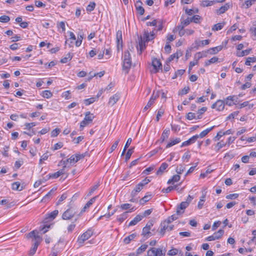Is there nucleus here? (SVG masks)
I'll use <instances>...</instances> for the list:
<instances>
[{
  "instance_id": "obj_1",
  "label": "nucleus",
  "mask_w": 256,
  "mask_h": 256,
  "mask_svg": "<svg viewBox=\"0 0 256 256\" xmlns=\"http://www.w3.org/2000/svg\"><path fill=\"white\" fill-rule=\"evenodd\" d=\"M130 54L128 51L124 52L123 64H122V70L126 74H128L132 66V61L130 59Z\"/></svg>"
},
{
  "instance_id": "obj_2",
  "label": "nucleus",
  "mask_w": 256,
  "mask_h": 256,
  "mask_svg": "<svg viewBox=\"0 0 256 256\" xmlns=\"http://www.w3.org/2000/svg\"><path fill=\"white\" fill-rule=\"evenodd\" d=\"M77 214L76 208L75 207H70L66 210L62 215V218L64 220H70Z\"/></svg>"
},
{
  "instance_id": "obj_3",
  "label": "nucleus",
  "mask_w": 256,
  "mask_h": 256,
  "mask_svg": "<svg viewBox=\"0 0 256 256\" xmlns=\"http://www.w3.org/2000/svg\"><path fill=\"white\" fill-rule=\"evenodd\" d=\"M94 116L92 114H90V112H87L85 114V116L83 120L80 123V128L82 130L84 128L87 124L92 122Z\"/></svg>"
},
{
  "instance_id": "obj_4",
  "label": "nucleus",
  "mask_w": 256,
  "mask_h": 256,
  "mask_svg": "<svg viewBox=\"0 0 256 256\" xmlns=\"http://www.w3.org/2000/svg\"><path fill=\"white\" fill-rule=\"evenodd\" d=\"M168 224H169L167 223L166 222L164 221L161 222L160 225V229L159 231V233L162 236H164L166 230L170 231L173 230L174 225L168 226Z\"/></svg>"
},
{
  "instance_id": "obj_5",
  "label": "nucleus",
  "mask_w": 256,
  "mask_h": 256,
  "mask_svg": "<svg viewBox=\"0 0 256 256\" xmlns=\"http://www.w3.org/2000/svg\"><path fill=\"white\" fill-rule=\"evenodd\" d=\"M224 234V230H219L218 232H214L213 235L209 236L206 238V240L212 241L220 239Z\"/></svg>"
},
{
  "instance_id": "obj_6",
  "label": "nucleus",
  "mask_w": 256,
  "mask_h": 256,
  "mask_svg": "<svg viewBox=\"0 0 256 256\" xmlns=\"http://www.w3.org/2000/svg\"><path fill=\"white\" fill-rule=\"evenodd\" d=\"M93 234V232L89 229L82 234L80 237L78 238L80 243H83L86 240H88Z\"/></svg>"
},
{
  "instance_id": "obj_7",
  "label": "nucleus",
  "mask_w": 256,
  "mask_h": 256,
  "mask_svg": "<svg viewBox=\"0 0 256 256\" xmlns=\"http://www.w3.org/2000/svg\"><path fill=\"white\" fill-rule=\"evenodd\" d=\"M152 254H153L154 256H165L166 250L162 248H151Z\"/></svg>"
},
{
  "instance_id": "obj_8",
  "label": "nucleus",
  "mask_w": 256,
  "mask_h": 256,
  "mask_svg": "<svg viewBox=\"0 0 256 256\" xmlns=\"http://www.w3.org/2000/svg\"><path fill=\"white\" fill-rule=\"evenodd\" d=\"M58 214V210H54L50 213L48 214L45 219L44 220V223L48 222L54 220Z\"/></svg>"
},
{
  "instance_id": "obj_9",
  "label": "nucleus",
  "mask_w": 256,
  "mask_h": 256,
  "mask_svg": "<svg viewBox=\"0 0 256 256\" xmlns=\"http://www.w3.org/2000/svg\"><path fill=\"white\" fill-rule=\"evenodd\" d=\"M188 202H182L176 208V213L177 214H182L184 212V210L188 206Z\"/></svg>"
},
{
  "instance_id": "obj_10",
  "label": "nucleus",
  "mask_w": 256,
  "mask_h": 256,
  "mask_svg": "<svg viewBox=\"0 0 256 256\" xmlns=\"http://www.w3.org/2000/svg\"><path fill=\"white\" fill-rule=\"evenodd\" d=\"M224 107V102L222 100H218L214 104L212 108H216L218 111L222 110Z\"/></svg>"
},
{
  "instance_id": "obj_11",
  "label": "nucleus",
  "mask_w": 256,
  "mask_h": 256,
  "mask_svg": "<svg viewBox=\"0 0 256 256\" xmlns=\"http://www.w3.org/2000/svg\"><path fill=\"white\" fill-rule=\"evenodd\" d=\"M151 230V228H148L145 226L142 228V235L145 239H147L150 236L154 235V232L152 233V232H150Z\"/></svg>"
},
{
  "instance_id": "obj_12",
  "label": "nucleus",
  "mask_w": 256,
  "mask_h": 256,
  "mask_svg": "<svg viewBox=\"0 0 256 256\" xmlns=\"http://www.w3.org/2000/svg\"><path fill=\"white\" fill-rule=\"evenodd\" d=\"M136 210V208L134 207L132 208L128 212H125L120 214L117 220L120 222H124L128 216V213L132 212Z\"/></svg>"
},
{
  "instance_id": "obj_13",
  "label": "nucleus",
  "mask_w": 256,
  "mask_h": 256,
  "mask_svg": "<svg viewBox=\"0 0 256 256\" xmlns=\"http://www.w3.org/2000/svg\"><path fill=\"white\" fill-rule=\"evenodd\" d=\"M198 138V134L192 136L188 140L183 142L182 144L181 147L189 146L190 144L194 143Z\"/></svg>"
},
{
  "instance_id": "obj_14",
  "label": "nucleus",
  "mask_w": 256,
  "mask_h": 256,
  "mask_svg": "<svg viewBox=\"0 0 256 256\" xmlns=\"http://www.w3.org/2000/svg\"><path fill=\"white\" fill-rule=\"evenodd\" d=\"M210 40H206L202 41L196 40L195 41L194 44H194V47L192 48H196V49H198V48L200 46H204L210 43Z\"/></svg>"
},
{
  "instance_id": "obj_15",
  "label": "nucleus",
  "mask_w": 256,
  "mask_h": 256,
  "mask_svg": "<svg viewBox=\"0 0 256 256\" xmlns=\"http://www.w3.org/2000/svg\"><path fill=\"white\" fill-rule=\"evenodd\" d=\"M152 194L150 192H148L145 196L140 200V204H144L148 202L152 198Z\"/></svg>"
},
{
  "instance_id": "obj_16",
  "label": "nucleus",
  "mask_w": 256,
  "mask_h": 256,
  "mask_svg": "<svg viewBox=\"0 0 256 256\" xmlns=\"http://www.w3.org/2000/svg\"><path fill=\"white\" fill-rule=\"evenodd\" d=\"M98 196H96L92 198L87 203L84 205V207L81 210L80 214H82V212L86 211V210L98 198Z\"/></svg>"
},
{
  "instance_id": "obj_17",
  "label": "nucleus",
  "mask_w": 256,
  "mask_h": 256,
  "mask_svg": "<svg viewBox=\"0 0 256 256\" xmlns=\"http://www.w3.org/2000/svg\"><path fill=\"white\" fill-rule=\"evenodd\" d=\"M146 42V38H144V36H143V38L142 36L140 37V38L139 39V42H138V46H139L140 50V54H142V50L145 48Z\"/></svg>"
},
{
  "instance_id": "obj_18",
  "label": "nucleus",
  "mask_w": 256,
  "mask_h": 256,
  "mask_svg": "<svg viewBox=\"0 0 256 256\" xmlns=\"http://www.w3.org/2000/svg\"><path fill=\"white\" fill-rule=\"evenodd\" d=\"M120 98V94L118 93L116 94L110 98L108 104L112 106H114L118 100Z\"/></svg>"
},
{
  "instance_id": "obj_19",
  "label": "nucleus",
  "mask_w": 256,
  "mask_h": 256,
  "mask_svg": "<svg viewBox=\"0 0 256 256\" xmlns=\"http://www.w3.org/2000/svg\"><path fill=\"white\" fill-rule=\"evenodd\" d=\"M142 184L139 183L137 184L134 190L132 192L131 195L132 197H134L138 192H140L143 188Z\"/></svg>"
},
{
  "instance_id": "obj_20",
  "label": "nucleus",
  "mask_w": 256,
  "mask_h": 256,
  "mask_svg": "<svg viewBox=\"0 0 256 256\" xmlns=\"http://www.w3.org/2000/svg\"><path fill=\"white\" fill-rule=\"evenodd\" d=\"M152 66H153L154 68L156 70L158 69H161L162 68V65L161 62L158 59L156 58L152 60Z\"/></svg>"
},
{
  "instance_id": "obj_21",
  "label": "nucleus",
  "mask_w": 256,
  "mask_h": 256,
  "mask_svg": "<svg viewBox=\"0 0 256 256\" xmlns=\"http://www.w3.org/2000/svg\"><path fill=\"white\" fill-rule=\"evenodd\" d=\"M170 130L168 128L164 129L160 138V142H163L169 136Z\"/></svg>"
},
{
  "instance_id": "obj_22",
  "label": "nucleus",
  "mask_w": 256,
  "mask_h": 256,
  "mask_svg": "<svg viewBox=\"0 0 256 256\" xmlns=\"http://www.w3.org/2000/svg\"><path fill=\"white\" fill-rule=\"evenodd\" d=\"M230 8L228 4H226L224 6H221L219 9L216 10V13L218 14H221L225 12Z\"/></svg>"
},
{
  "instance_id": "obj_23",
  "label": "nucleus",
  "mask_w": 256,
  "mask_h": 256,
  "mask_svg": "<svg viewBox=\"0 0 256 256\" xmlns=\"http://www.w3.org/2000/svg\"><path fill=\"white\" fill-rule=\"evenodd\" d=\"M142 216L140 215H137L128 224V226L136 225L138 222L142 220Z\"/></svg>"
},
{
  "instance_id": "obj_24",
  "label": "nucleus",
  "mask_w": 256,
  "mask_h": 256,
  "mask_svg": "<svg viewBox=\"0 0 256 256\" xmlns=\"http://www.w3.org/2000/svg\"><path fill=\"white\" fill-rule=\"evenodd\" d=\"M168 167V164L166 163H162L160 166L158 170L156 172L157 175H162L164 172V170Z\"/></svg>"
},
{
  "instance_id": "obj_25",
  "label": "nucleus",
  "mask_w": 256,
  "mask_h": 256,
  "mask_svg": "<svg viewBox=\"0 0 256 256\" xmlns=\"http://www.w3.org/2000/svg\"><path fill=\"white\" fill-rule=\"evenodd\" d=\"M33 240H34V244H40V242L42 241V237L38 235V231H36V232L35 233L34 236H33V238H32Z\"/></svg>"
},
{
  "instance_id": "obj_26",
  "label": "nucleus",
  "mask_w": 256,
  "mask_h": 256,
  "mask_svg": "<svg viewBox=\"0 0 256 256\" xmlns=\"http://www.w3.org/2000/svg\"><path fill=\"white\" fill-rule=\"evenodd\" d=\"M116 39L118 44V48H119L120 44H122V32L121 30H118L116 34Z\"/></svg>"
},
{
  "instance_id": "obj_27",
  "label": "nucleus",
  "mask_w": 256,
  "mask_h": 256,
  "mask_svg": "<svg viewBox=\"0 0 256 256\" xmlns=\"http://www.w3.org/2000/svg\"><path fill=\"white\" fill-rule=\"evenodd\" d=\"M76 157L75 154L69 158L67 159L66 160L60 161V163H62L63 164H66L68 162L72 163H76Z\"/></svg>"
},
{
  "instance_id": "obj_28",
  "label": "nucleus",
  "mask_w": 256,
  "mask_h": 256,
  "mask_svg": "<svg viewBox=\"0 0 256 256\" xmlns=\"http://www.w3.org/2000/svg\"><path fill=\"white\" fill-rule=\"evenodd\" d=\"M215 126H212L210 128H208L204 130H203L202 132L200 134H198V138H204V136H205L206 134H208L214 128Z\"/></svg>"
},
{
  "instance_id": "obj_29",
  "label": "nucleus",
  "mask_w": 256,
  "mask_h": 256,
  "mask_svg": "<svg viewBox=\"0 0 256 256\" xmlns=\"http://www.w3.org/2000/svg\"><path fill=\"white\" fill-rule=\"evenodd\" d=\"M234 98V96H229L226 98V104L229 106H231L235 104Z\"/></svg>"
},
{
  "instance_id": "obj_30",
  "label": "nucleus",
  "mask_w": 256,
  "mask_h": 256,
  "mask_svg": "<svg viewBox=\"0 0 256 256\" xmlns=\"http://www.w3.org/2000/svg\"><path fill=\"white\" fill-rule=\"evenodd\" d=\"M72 56H73V54H72L69 52L66 54V56H64V58H62L61 59L60 62L62 63H64V64L68 62L71 60Z\"/></svg>"
},
{
  "instance_id": "obj_31",
  "label": "nucleus",
  "mask_w": 256,
  "mask_h": 256,
  "mask_svg": "<svg viewBox=\"0 0 256 256\" xmlns=\"http://www.w3.org/2000/svg\"><path fill=\"white\" fill-rule=\"evenodd\" d=\"M136 236V233H134L132 234H130V236H126V238H125L124 240V242L126 244H129L130 241L132 240L133 239H134Z\"/></svg>"
},
{
  "instance_id": "obj_32",
  "label": "nucleus",
  "mask_w": 256,
  "mask_h": 256,
  "mask_svg": "<svg viewBox=\"0 0 256 256\" xmlns=\"http://www.w3.org/2000/svg\"><path fill=\"white\" fill-rule=\"evenodd\" d=\"M12 189L13 190L20 191L23 189L22 186H20V182H16L12 184Z\"/></svg>"
},
{
  "instance_id": "obj_33",
  "label": "nucleus",
  "mask_w": 256,
  "mask_h": 256,
  "mask_svg": "<svg viewBox=\"0 0 256 256\" xmlns=\"http://www.w3.org/2000/svg\"><path fill=\"white\" fill-rule=\"evenodd\" d=\"M222 49V46H218L214 48H210L208 50V52L210 54H216L218 52L220 51Z\"/></svg>"
},
{
  "instance_id": "obj_34",
  "label": "nucleus",
  "mask_w": 256,
  "mask_h": 256,
  "mask_svg": "<svg viewBox=\"0 0 256 256\" xmlns=\"http://www.w3.org/2000/svg\"><path fill=\"white\" fill-rule=\"evenodd\" d=\"M148 248V245L146 244H144L142 245L140 247H139L137 250H136V256H137L142 253L144 252Z\"/></svg>"
},
{
  "instance_id": "obj_35",
  "label": "nucleus",
  "mask_w": 256,
  "mask_h": 256,
  "mask_svg": "<svg viewBox=\"0 0 256 256\" xmlns=\"http://www.w3.org/2000/svg\"><path fill=\"white\" fill-rule=\"evenodd\" d=\"M180 141L181 140L180 138H176L174 140H171L170 142L167 144L166 148H170L177 144H178Z\"/></svg>"
},
{
  "instance_id": "obj_36",
  "label": "nucleus",
  "mask_w": 256,
  "mask_h": 256,
  "mask_svg": "<svg viewBox=\"0 0 256 256\" xmlns=\"http://www.w3.org/2000/svg\"><path fill=\"white\" fill-rule=\"evenodd\" d=\"M38 245L39 244H32V247L30 248V249L28 252V255L30 256H33V255L36 253Z\"/></svg>"
},
{
  "instance_id": "obj_37",
  "label": "nucleus",
  "mask_w": 256,
  "mask_h": 256,
  "mask_svg": "<svg viewBox=\"0 0 256 256\" xmlns=\"http://www.w3.org/2000/svg\"><path fill=\"white\" fill-rule=\"evenodd\" d=\"M178 214H177V213L176 212V214H173L172 216H169L167 220H164V222H166L168 224H170L171 222H172L174 220H177L178 217Z\"/></svg>"
},
{
  "instance_id": "obj_38",
  "label": "nucleus",
  "mask_w": 256,
  "mask_h": 256,
  "mask_svg": "<svg viewBox=\"0 0 256 256\" xmlns=\"http://www.w3.org/2000/svg\"><path fill=\"white\" fill-rule=\"evenodd\" d=\"M180 180V176L178 174L174 176L170 179L168 182V184H174L175 182H178Z\"/></svg>"
},
{
  "instance_id": "obj_39",
  "label": "nucleus",
  "mask_w": 256,
  "mask_h": 256,
  "mask_svg": "<svg viewBox=\"0 0 256 256\" xmlns=\"http://www.w3.org/2000/svg\"><path fill=\"white\" fill-rule=\"evenodd\" d=\"M144 38H146V41H150V40H152L154 38V32H152L150 36L149 33L148 32H145L144 34Z\"/></svg>"
},
{
  "instance_id": "obj_40",
  "label": "nucleus",
  "mask_w": 256,
  "mask_h": 256,
  "mask_svg": "<svg viewBox=\"0 0 256 256\" xmlns=\"http://www.w3.org/2000/svg\"><path fill=\"white\" fill-rule=\"evenodd\" d=\"M42 96L44 98H49L52 96V93L50 90H46L42 92Z\"/></svg>"
},
{
  "instance_id": "obj_41",
  "label": "nucleus",
  "mask_w": 256,
  "mask_h": 256,
  "mask_svg": "<svg viewBox=\"0 0 256 256\" xmlns=\"http://www.w3.org/2000/svg\"><path fill=\"white\" fill-rule=\"evenodd\" d=\"M132 140L131 138H128V140L124 145V150L122 152V153L121 154V156H123L124 154L126 149L128 148L129 146L130 145V143L132 142Z\"/></svg>"
},
{
  "instance_id": "obj_42",
  "label": "nucleus",
  "mask_w": 256,
  "mask_h": 256,
  "mask_svg": "<svg viewBox=\"0 0 256 256\" xmlns=\"http://www.w3.org/2000/svg\"><path fill=\"white\" fill-rule=\"evenodd\" d=\"M224 24H225L224 22H222V23H218V24H214V26L213 28H212V30L218 31V30H222V28L224 27Z\"/></svg>"
},
{
  "instance_id": "obj_43",
  "label": "nucleus",
  "mask_w": 256,
  "mask_h": 256,
  "mask_svg": "<svg viewBox=\"0 0 256 256\" xmlns=\"http://www.w3.org/2000/svg\"><path fill=\"white\" fill-rule=\"evenodd\" d=\"M134 147L132 148H130L129 150H128L127 151L126 154V157H125L126 162L128 161L130 158L132 154V153L134 152Z\"/></svg>"
},
{
  "instance_id": "obj_44",
  "label": "nucleus",
  "mask_w": 256,
  "mask_h": 256,
  "mask_svg": "<svg viewBox=\"0 0 256 256\" xmlns=\"http://www.w3.org/2000/svg\"><path fill=\"white\" fill-rule=\"evenodd\" d=\"M100 182H98L96 184H95L94 186L90 190V192H88V196H90V195H92V194L96 190L98 186H100Z\"/></svg>"
},
{
  "instance_id": "obj_45",
  "label": "nucleus",
  "mask_w": 256,
  "mask_h": 256,
  "mask_svg": "<svg viewBox=\"0 0 256 256\" xmlns=\"http://www.w3.org/2000/svg\"><path fill=\"white\" fill-rule=\"evenodd\" d=\"M96 6V3L94 2H90L89 4L86 6V10L87 12H91L92 11Z\"/></svg>"
},
{
  "instance_id": "obj_46",
  "label": "nucleus",
  "mask_w": 256,
  "mask_h": 256,
  "mask_svg": "<svg viewBox=\"0 0 256 256\" xmlns=\"http://www.w3.org/2000/svg\"><path fill=\"white\" fill-rule=\"evenodd\" d=\"M226 144V143L222 142H218L216 144L215 146V150L216 152H218L220 151V148L224 147Z\"/></svg>"
},
{
  "instance_id": "obj_47",
  "label": "nucleus",
  "mask_w": 256,
  "mask_h": 256,
  "mask_svg": "<svg viewBox=\"0 0 256 256\" xmlns=\"http://www.w3.org/2000/svg\"><path fill=\"white\" fill-rule=\"evenodd\" d=\"M207 108L206 107H203L202 108L198 110V114L196 116V119H200L202 118V115L206 110Z\"/></svg>"
},
{
  "instance_id": "obj_48",
  "label": "nucleus",
  "mask_w": 256,
  "mask_h": 256,
  "mask_svg": "<svg viewBox=\"0 0 256 256\" xmlns=\"http://www.w3.org/2000/svg\"><path fill=\"white\" fill-rule=\"evenodd\" d=\"M182 56V54L180 52L178 53V52H176V53L170 56L168 58V60L169 62H171L172 60H174V58L178 59L179 56Z\"/></svg>"
},
{
  "instance_id": "obj_49",
  "label": "nucleus",
  "mask_w": 256,
  "mask_h": 256,
  "mask_svg": "<svg viewBox=\"0 0 256 256\" xmlns=\"http://www.w3.org/2000/svg\"><path fill=\"white\" fill-rule=\"evenodd\" d=\"M256 62V57H248L246 58V60L245 62V64L246 66H250V62Z\"/></svg>"
},
{
  "instance_id": "obj_50",
  "label": "nucleus",
  "mask_w": 256,
  "mask_h": 256,
  "mask_svg": "<svg viewBox=\"0 0 256 256\" xmlns=\"http://www.w3.org/2000/svg\"><path fill=\"white\" fill-rule=\"evenodd\" d=\"M154 98H153V96H152L149 101L148 102L147 104L144 108V110H146L148 108H150L152 105L154 103Z\"/></svg>"
},
{
  "instance_id": "obj_51",
  "label": "nucleus",
  "mask_w": 256,
  "mask_h": 256,
  "mask_svg": "<svg viewBox=\"0 0 256 256\" xmlns=\"http://www.w3.org/2000/svg\"><path fill=\"white\" fill-rule=\"evenodd\" d=\"M96 100V98H90L84 100V102L86 106L90 105L94 103Z\"/></svg>"
},
{
  "instance_id": "obj_52",
  "label": "nucleus",
  "mask_w": 256,
  "mask_h": 256,
  "mask_svg": "<svg viewBox=\"0 0 256 256\" xmlns=\"http://www.w3.org/2000/svg\"><path fill=\"white\" fill-rule=\"evenodd\" d=\"M76 227L74 222H72L67 228L68 233H72Z\"/></svg>"
},
{
  "instance_id": "obj_53",
  "label": "nucleus",
  "mask_w": 256,
  "mask_h": 256,
  "mask_svg": "<svg viewBox=\"0 0 256 256\" xmlns=\"http://www.w3.org/2000/svg\"><path fill=\"white\" fill-rule=\"evenodd\" d=\"M205 196H206L204 194L201 196V198H200V200L198 202V207L199 209H201L204 206V202L205 201Z\"/></svg>"
},
{
  "instance_id": "obj_54",
  "label": "nucleus",
  "mask_w": 256,
  "mask_h": 256,
  "mask_svg": "<svg viewBox=\"0 0 256 256\" xmlns=\"http://www.w3.org/2000/svg\"><path fill=\"white\" fill-rule=\"evenodd\" d=\"M10 20V16L4 15L0 16V22H8Z\"/></svg>"
},
{
  "instance_id": "obj_55",
  "label": "nucleus",
  "mask_w": 256,
  "mask_h": 256,
  "mask_svg": "<svg viewBox=\"0 0 256 256\" xmlns=\"http://www.w3.org/2000/svg\"><path fill=\"white\" fill-rule=\"evenodd\" d=\"M136 10L140 15H143L144 12V9L142 6H136Z\"/></svg>"
},
{
  "instance_id": "obj_56",
  "label": "nucleus",
  "mask_w": 256,
  "mask_h": 256,
  "mask_svg": "<svg viewBox=\"0 0 256 256\" xmlns=\"http://www.w3.org/2000/svg\"><path fill=\"white\" fill-rule=\"evenodd\" d=\"M186 118L188 120H192L193 119H196V116L194 113L190 112L187 114Z\"/></svg>"
},
{
  "instance_id": "obj_57",
  "label": "nucleus",
  "mask_w": 256,
  "mask_h": 256,
  "mask_svg": "<svg viewBox=\"0 0 256 256\" xmlns=\"http://www.w3.org/2000/svg\"><path fill=\"white\" fill-rule=\"evenodd\" d=\"M164 110L162 109V108H160L159 109V110H158V114H157V115H156V120L157 122H158L160 118L162 116V115L164 114Z\"/></svg>"
},
{
  "instance_id": "obj_58",
  "label": "nucleus",
  "mask_w": 256,
  "mask_h": 256,
  "mask_svg": "<svg viewBox=\"0 0 256 256\" xmlns=\"http://www.w3.org/2000/svg\"><path fill=\"white\" fill-rule=\"evenodd\" d=\"M214 3V1H209V0H204L202 2V6L204 7L212 5Z\"/></svg>"
},
{
  "instance_id": "obj_59",
  "label": "nucleus",
  "mask_w": 256,
  "mask_h": 256,
  "mask_svg": "<svg viewBox=\"0 0 256 256\" xmlns=\"http://www.w3.org/2000/svg\"><path fill=\"white\" fill-rule=\"evenodd\" d=\"M250 49L242 50L240 54H238L237 56H243L248 55V54H250Z\"/></svg>"
},
{
  "instance_id": "obj_60",
  "label": "nucleus",
  "mask_w": 256,
  "mask_h": 256,
  "mask_svg": "<svg viewBox=\"0 0 256 256\" xmlns=\"http://www.w3.org/2000/svg\"><path fill=\"white\" fill-rule=\"evenodd\" d=\"M184 167L182 165H179L176 168V171L178 174H181L184 170Z\"/></svg>"
},
{
  "instance_id": "obj_61",
  "label": "nucleus",
  "mask_w": 256,
  "mask_h": 256,
  "mask_svg": "<svg viewBox=\"0 0 256 256\" xmlns=\"http://www.w3.org/2000/svg\"><path fill=\"white\" fill-rule=\"evenodd\" d=\"M176 186L174 187L172 186H169L166 188H163L162 190V192L164 193H168L170 191H172L174 188H176Z\"/></svg>"
},
{
  "instance_id": "obj_62",
  "label": "nucleus",
  "mask_w": 256,
  "mask_h": 256,
  "mask_svg": "<svg viewBox=\"0 0 256 256\" xmlns=\"http://www.w3.org/2000/svg\"><path fill=\"white\" fill-rule=\"evenodd\" d=\"M132 206V204H124L120 205V208L123 210H126L128 209H130Z\"/></svg>"
},
{
  "instance_id": "obj_63",
  "label": "nucleus",
  "mask_w": 256,
  "mask_h": 256,
  "mask_svg": "<svg viewBox=\"0 0 256 256\" xmlns=\"http://www.w3.org/2000/svg\"><path fill=\"white\" fill-rule=\"evenodd\" d=\"M181 22H182V24L183 25H184V26H186L192 22V20L190 19V18H188L186 20H181Z\"/></svg>"
},
{
  "instance_id": "obj_64",
  "label": "nucleus",
  "mask_w": 256,
  "mask_h": 256,
  "mask_svg": "<svg viewBox=\"0 0 256 256\" xmlns=\"http://www.w3.org/2000/svg\"><path fill=\"white\" fill-rule=\"evenodd\" d=\"M60 132V130L58 128H56L51 132V136L52 137L56 136Z\"/></svg>"
}]
</instances>
